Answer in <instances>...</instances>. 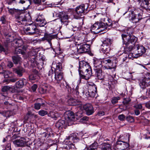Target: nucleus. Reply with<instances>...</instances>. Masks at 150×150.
Instances as JSON below:
<instances>
[{"label":"nucleus","mask_w":150,"mask_h":150,"mask_svg":"<svg viewBox=\"0 0 150 150\" xmlns=\"http://www.w3.org/2000/svg\"><path fill=\"white\" fill-rule=\"evenodd\" d=\"M79 71L80 78L78 81V83H80L81 81V78L85 79L86 77L89 78L92 75V70L89 64L85 61L79 62Z\"/></svg>","instance_id":"obj_1"},{"label":"nucleus","mask_w":150,"mask_h":150,"mask_svg":"<svg viewBox=\"0 0 150 150\" xmlns=\"http://www.w3.org/2000/svg\"><path fill=\"white\" fill-rule=\"evenodd\" d=\"M127 34H122V37L124 44L125 45V47L128 49V50H131L134 44L137 40V38L133 35H131L129 32L127 33Z\"/></svg>","instance_id":"obj_2"},{"label":"nucleus","mask_w":150,"mask_h":150,"mask_svg":"<svg viewBox=\"0 0 150 150\" xmlns=\"http://www.w3.org/2000/svg\"><path fill=\"white\" fill-rule=\"evenodd\" d=\"M15 16V24L18 25H25L30 20L31 17L28 13H25L21 11H17Z\"/></svg>","instance_id":"obj_3"},{"label":"nucleus","mask_w":150,"mask_h":150,"mask_svg":"<svg viewBox=\"0 0 150 150\" xmlns=\"http://www.w3.org/2000/svg\"><path fill=\"white\" fill-rule=\"evenodd\" d=\"M57 62H53L52 63V68H53L55 69V67H56L55 69V78L57 81L58 83L62 80L63 78V73L62 72L63 70L62 64L60 62L57 63V64H56Z\"/></svg>","instance_id":"obj_4"},{"label":"nucleus","mask_w":150,"mask_h":150,"mask_svg":"<svg viewBox=\"0 0 150 150\" xmlns=\"http://www.w3.org/2000/svg\"><path fill=\"white\" fill-rule=\"evenodd\" d=\"M83 41L80 43V45H79L77 47V52L78 53H82L87 52L89 51L90 49V45L89 44L84 43L88 42L90 40L86 39L84 40H83Z\"/></svg>","instance_id":"obj_5"},{"label":"nucleus","mask_w":150,"mask_h":150,"mask_svg":"<svg viewBox=\"0 0 150 150\" xmlns=\"http://www.w3.org/2000/svg\"><path fill=\"white\" fill-rule=\"evenodd\" d=\"M12 37L9 35L5 36V40L3 45H0V51L4 52L8 50L11 47V42L12 41Z\"/></svg>","instance_id":"obj_6"},{"label":"nucleus","mask_w":150,"mask_h":150,"mask_svg":"<svg viewBox=\"0 0 150 150\" xmlns=\"http://www.w3.org/2000/svg\"><path fill=\"white\" fill-rule=\"evenodd\" d=\"M113 41L110 38H106L103 42V44L101 45L103 47L102 50L103 52L106 54H107L111 50V45Z\"/></svg>","instance_id":"obj_7"},{"label":"nucleus","mask_w":150,"mask_h":150,"mask_svg":"<svg viewBox=\"0 0 150 150\" xmlns=\"http://www.w3.org/2000/svg\"><path fill=\"white\" fill-rule=\"evenodd\" d=\"M129 20L133 23H136L142 18V13H137L136 11H129Z\"/></svg>","instance_id":"obj_8"},{"label":"nucleus","mask_w":150,"mask_h":150,"mask_svg":"<svg viewBox=\"0 0 150 150\" xmlns=\"http://www.w3.org/2000/svg\"><path fill=\"white\" fill-rule=\"evenodd\" d=\"M26 25L27 27L25 28V31L28 32V33L29 35H33L34 34H36L38 32V30L36 26L33 23L32 24H26Z\"/></svg>","instance_id":"obj_9"},{"label":"nucleus","mask_w":150,"mask_h":150,"mask_svg":"<svg viewBox=\"0 0 150 150\" xmlns=\"http://www.w3.org/2000/svg\"><path fill=\"white\" fill-rule=\"evenodd\" d=\"M139 85L141 88L145 89L146 87L150 85V76L146 75V76L140 79L139 82Z\"/></svg>","instance_id":"obj_10"},{"label":"nucleus","mask_w":150,"mask_h":150,"mask_svg":"<svg viewBox=\"0 0 150 150\" xmlns=\"http://www.w3.org/2000/svg\"><path fill=\"white\" fill-rule=\"evenodd\" d=\"M35 24L40 27L44 26L46 23L45 19L42 14H38L35 18Z\"/></svg>","instance_id":"obj_11"},{"label":"nucleus","mask_w":150,"mask_h":150,"mask_svg":"<svg viewBox=\"0 0 150 150\" xmlns=\"http://www.w3.org/2000/svg\"><path fill=\"white\" fill-rule=\"evenodd\" d=\"M129 144L125 142L120 141L116 142L114 146L115 150H126Z\"/></svg>","instance_id":"obj_12"},{"label":"nucleus","mask_w":150,"mask_h":150,"mask_svg":"<svg viewBox=\"0 0 150 150\" xmlns=\"http://www.w3.org/2000/svg\"><path fill=\"white\" fill-rule=\"evenodd\" d=\"M134 48L135 50L134 54L136 57L142 56L146 52L145 48L142 45H137L134 46Z\"/></svg>","instance_id":"obj_13"},{"label":"nucleus","mask_w":150,"mask_h":150,"mask_svg":"<svg viewBox=\"0 0 150 150\" xmlns=\"http://www.w3.org/2000/svg\"><path fill=\"white\" fill-rule=\"evenodd\" d=\"M85 9L84 5L77 6L74 12V17L76 19L79 18L81 16L82 14L84 13Z\"/></svg>","instance_id":"obj_14"},{"label":"nucleus","mask_w":150,"mask_h":150,"mask_svg":"<svg viewBox=\"0 0 150 150\" xmlns=\"http://www.w3.org/2000/svg\"><path fill=\"white\" fill-rule=\"evenodd\" d=\"M59 16L62 23L65 25H68L69 22V16L67 13L64 12H60L59 14Z\"/></svg>","instance_id":"obj_15"},{"label":"nucleus","mask_w":150,"mask_h":150,"mask_svg":"<svg viewBox=\"0 0 150 150\" xmlns=\"http://www.w3.org/2000/svg\"><path fill=\"white\" fill-rule=\"evenodd\" d=\"M64 116L65 119L68 123V125H70L69 122L73 121L74 118V113L70 111H67L65 113Z\"/></svg>","instance_id":"obj_16"},{"label":"nucleus","mask_w":150,"mask_h":150,"mask_svg":"<svg viewBox=\"0 0 150 150\" xmlns=\"http://www.w3.org/2000/svg\"><path fill=\"white\" fill-rule=\"evenodd\" d=\"M12 37V41L11 42V47L12 46L14 47H19L23 45V42L21 39H15L13 40Z\"/></svg>","instance_id":"obj_17"},{"label":"nucleus","mask_w":150,"mask_h":150,"mask_svg":"<svg viewBox=\"0 0 150 150\" xmlns=\"http://www.w3.org/2000/svg\"><path fill=\"white\" fill-rule=\"evenodd\" d=\"M57 35H53L52 34L45 33L43 38L44 40H46L50 44V46L51 47L52 43L51 41L52 39L56 38Z\"/></svg>","instance_id":"obj_18"},{"label":"nucleus","mask_w":150,"mask_h":150,"mask_svg":"<svg viewBox=\"0 0 150 150\" xmlns=\"http://www.w3.org/2000/svg\"><path fill=\"white\" fill-rule=\"evenodd\" d=\"M83 108L86 111V114L88 115H92L94 112L93 107L90 104H86L84 105Z\"/></svg>","instance_id":"obj_19"},{"label":"nucleus","mask_w":150,"mask_h":150,"mask_svg":"<svg viewBox=\"0 0 150 150\" xmlns=\"http://www.w3.org/2000/svg\"><path fill=\"white\" fill-rule=\"evenodd\" d=\"M13 142L15 146L18 147L23 146L26 144L24 139L23 138L13 140Z\"/></svg>","instance_id":"obj_20"},{"label":"nucleus","mask_w":150,"mask_h":150,"mask_svg":"<svg viewBox=\"0 0 150 150\" xmlns=\"http://www.w3.org/2000/svg\"><path fill=\"white\" fill-rule=\"evenodd\" d=\"M94 69H100L102 67V61L97 59H95L93 62Z\"/></svg>","instance_id":"obj_21"},{"label":"nucleus","mask_w":150,"mask_h":150,"mask_svg":"<svg viewBox=\"0 0 150 150\" xmlns=\"http://www.w3.org/2000/svg\"><path fill=\"white\" fill-rule=\"evenodd\" d=\"M18 3H21L23 4V10H26L28 9L30 4V1L28 0H17Z\"/></svg>","instance_id":"obj_22"},{"label":"nucleus","mask_w":150,"mask_h":150,"mask_svg":"<svg viewBox=\"0 0 150 150\" xmlns=\"http://www.w3.org/2000/svg\"><path fill=\"white\" fill-rule=\"evenodd\" d=\"M98 24L99 27V30L100 29H103V30L104 29H107V28L108 29H109L110 28H108L112 25V23L109 21L106 23V25L104 23L102 22L98 23Z\"/></svg>","instance_id":"obj_23"},{"label":"nucleus","mask_w":150,"mask_h":150,"mask_svg":"<svg viewBox=\"0 0 150 150\" xmlns=\"http://www.w3.org/2000/svg\"><path fill=\"white\" fill-rule=\"evenodd\" d=\"M64 120H59L55 124L56 127L60 129L62 128H66L67 126Z\"/></svg>","instance_id":"obj_24"},{"label":"nucleus","mask_w":150,"mask_h":150,"mask_svg":"<svg viewBox=\"0 0 150 150\" xmlns=\"http://www.w3.org/2000/svg\"><path fill=\"white\" fill-rule=\"evenodd\" d=\"M13 71L16 73L18 76L21 77L23 76V73L25 72V70L23 68L20 67L13 69Z\"/></svg>","instance_id":"obj_25"},{"label":"nucleus","mask_w":150,"mask_h":150,"mask_svg":"<svg viewBox=\"0 0 150 150\" xmlns=\"http://www.w3.org/2000/svg\"><path fill=\"white\" fill-rule=\"evenodd\" d=\"M96 72V77L99 79L103 80L104 78V73L102 72V69H96L94 70Z\"/></svg>","instance_id":"obj_26"},{"label":"nucleus","mask_w":150,"mask_h":150,"mask_svg":"<svg viewBox=\"0 0 150 150\" xmlns=\"http://www.w3.org/2000/svg\"><path fill=\"white\" fill-rule=\"evenodd\" d=\"M48 116L54 120H56L58 117L60 116V115L57 112L51 111L48 114Z\"/></svg>","instance_id":"obj_27"},{"label":"nucleus","mask_w":150,"mask_h":150,"mask_svg":"<svg viewBox=\"0 0 150 150\" xmlns=\"http://www.w3.org/2000/svg\"><path fill=\"white\" fill-rule=\"evenodd\" d=\"M51 87L49 85L45 86L44 88H40L39 89V92L41 94H45L48 92L51 89Z\"/></svg>","instance_id":"obj_28"},{"label":"nucleus","mask_w":150,"mask_h":150,"mask_svg":"<svg viewBox=\"0 0 150 150\" xmlns=\"http://www.w3.org/2000/svg\"><path fill=\"white\" fill-rule=\"evenodd\" d=\"M12 60L15 64H18L21 62V58L18 55H16L12 56Z\"/></svg>","instance_id":"obj_29"},{"label":"nucleus","mask_w":150,"mask_h":150,"mask_svg":"<svg viewBox=\"0 0 150 150\" xmlns=\"http://www.w3.org/2000/svg\"><path fill=\"white\" fill-rule=\"evenodd\" d=\"M98 146V143L95 142L87 147L85 150H97Z\"/></svg>","instance_id":"obj_30"},{"label":"nucleus","mask_w":150,"mask_h":150,"mask_svg":"<svg viewBox=\"0 0 150 150\" xmlns=\"http://www.w3.org/2000/svg\"><path fill=\"white\" fill-rule=\"evenodd\" d=\"M91 30H95V31H93L95 33H98L100 31L103 30V29H100L99 30V27L98 23H96L93 25L91 26Z\"/></svg>","instance_id":"obj_31"},{"label":"nucleus","mask_w":150,"mask_h":150,"mask_svg":"<svg viewBox=\"0 0 150 150\" xmlns=\"http://www.w3.org/2000/svg\"><path fill=\"white\" fill-rule=\"evenodd\" d=\"M24 79H22L20 80L15 83V86L17 88H21L24 86Z\"/></svg>","instance_id":"obj_32"},{"label":"nucleus","mask_w":150,"mask_h":150,"mask_svg":"<svg viewBox=\"0 0 150 150\" xmlns=\"http://www.w3.org/2000/svg\"><path fill=\"white\" fill-rule=\"evenodd\" d=\"M40 100L39 102H42V103H35L34 104V108L35 109L39 110L40 109L41 106H44L45 105V103L42 102V100L41 99H39Z\"/></svg>","instance_id":"obj_33"},{"label":"nucleus","mask_w":150,"mask_h":150,"mask_svg":"<svg viewBox=\"0 0 150 150\" xmlns=\"http://www.w3.org/2000/svg\"><path fill=\"white\" fill-rule=\"evenodd\" d=\"M101 147V150H111V147L110 144L103 143Z\"/></svg>","instance_id":"obj_34"},{"label":"nucleus","mask_w":150,"mask_h":150,"mask_svg":"<svg viewBox=\"0 0 150 150\" xmlns=\"http://www.w3.org/2000/svg\"><path fill=\"white\" fill-rule=\"evenodd\" d=\"M68 139L70 140H73L74 142H76L79 140V139L77 137L75 134H72L68 137Z\"/></svg>","instance_id":"obj_35"},{"label":"nucleus","mask_w":150,"mask_h":150,"mask_svg":"<svg viewBox=\"0 0 150 150\" xmlns=\"http://www.w3.org/2000/svg\"><path fill=\"white\" fill-rule=\"evenodd\" d=\"M17 47H16L15 49V50L14 52V53L15 54H21L22 55H24L25 54V52L22 50V49L19 48Z\"/></svg>","instance_id":"obj_36"},{"label":"nucleus","mask_w":150,"mask_h":150,"mask_svg":"<svg viewBox=\"0 0 150 150\" xmlns=\"http://www.w3.org/2000/svg\"><path fill=\"white\" fill-rule=\"evenodd\" d=\"M89 90H91L94 91H97V87L96 86L94 83H92L91 84L89 85Z\"/></svg>","instance_id":"obj_37"},{"label":"nucleus","mask_w":150,"mask_h":150,"mask_svg":"<svg viewBox=\"0 0 150 150\" xmlns=\"http://www.w3.org/2000/svg\"><path fill=\"white\" fill-rule=\"evenodd\" d=\"M65 149L63 150H76L74 146L73 145H67L64 147Z\"/></svg>","instance_id":"obj_38"},{"label":"nucleus","mask_w":150,"mask_h":150,"mask_svg":"<svg viewBox=\"0 0 150 150\" xmlns=\"http://www.w3.org/2000/svg\"><path fill=\"white\" fill-rule=\"evenodd\" d=\"M58 59H60V62H59V60H57L56 64H57V63H59V62H60L61 64L62 63H63L64 62V56L62 54H59L58 55Z\"/></svg>","instance_id":"obj_39"},{"label":"nucleus","mask_w":150,"mask_h":150,"mask_svg":"<svg viewBox=\"0 0 150 150\" xmlns=\"http://www.w3.org/2000/svg\"><path fill=\"white\" fill-rule=\"evenodd\" d=\"M1 74H4V76L5 78H8L9 76V72L8 71L4 70L3 69H2Z\"/></svg>","instance_id":"obj_40"},{"label":"nucleus","mask_w":150,"mask_h":150,"mask_svg":"<svg viewBox=\"0 0 150 150\" xmlns=\"http://www.w3.org/2000/svg\"><path fill=\"white\" fill-rule=\"evenodd\" d=\"M7 18L6 16L4 15L1 17L0 21L2 23L4 24H6L7 23Z\"/></svg>","instance_id":"obj_41"},{"label":"nucleus","mask_w":150,"mask_h":150,"mask_svg":"<svg viewBox=\"0 0 150 150\" xmlns=\"http://www.w3.org/2000/svg\"><path fill=\"white\" fill-rule=\"evenodd\" d=\"M97 91H93L88 90V94L89 96L91 97H93L95 96L97 93Z\"/></svg>","instance_id":"obj_42"},{"label":"nucleus","mask_w":150,"mask_h":150,"mask_svg":"<svg viewBox=\"0 0 150 150\" xmlns=\"http://www.w3.org/2000/svg\"><path fill=\"white\" fill-rule=\"evenodd\" d=\"M38 113L39 115L42 116H43L47 114L48 115V114L47 111L44 110H41L39 111Z\"/></svg>","instance_id":"obj_43"},{"label":"nucleus","mask_w":150,"mask_h":150,"mask_svg":"<svg viewBox=\"0 0 150 150\" xmlns=\"http://www.w3.org/2000/svg\"><path fill=\"white\" fill-rule=\"evenodd\" d=\"M149 1L150 0H142V4L145 9L147 7L148 4L149 3Z\"/></svg>","instance_id":"obj_44"},{"label":"nucleus","mask_w":150,"mask_h":150,"mask_svg":"<svg viewBox=\"0 0 150 150\" xmlns=\"http://www.w3.org/2000/svg\"><path fill=\"white\" fill-rule=\"evenodd\" d=\"M37 75L35 74H32L29 76V80L32 81L35 80L36 78Z\"/></svg>","instance_id":"obj_45"},{"label":"nucleus","mask_w":150,"mask_h":150,"mask_svg":"<svg viewBox=\"0 0 150 150\" xmlns=\"http://www.w3.org/2000/svg\"><path fill=\"white\" fill-rule=\"evenodd\" d=\"M126 119L128 121L130 122H133L134 120V118L133 117L130 116L127 117Z\"/></svg>","instance_id":"obj_46"},{"label":"nucleus","mask_w":150,"mask_h":150,"mask_svg":"<svg viewBox=\"0 0 150 150\" xmlns=\"http://www.w3.org/2000/svg\"><path fill=\"white\" fill-rule=\"evenodd\" d=\"M120 99V98L119 97H117L112 98V104H114L118 102V100Z\"/></svg>","instance_id":"obj_47"},{"label":"nucleus","mask_w":150,"mask_h":150,"mask_svg":"<svg viewBox=\"0 0 150 150\" xmlns=\"http://www.w3.org/2000/svg\"><path fill=\"white\" fill-rule=\"evenodd\" d=\"M103 65L106 64H108L110 63L111 62V60L110 59H103L102 61Z\"/></svg>","instance_id":"obj_48"},{"label":"nucleus","mask_w":150,"mask_h":150,"mask_svg":"<svg viewBox=\"0 0 150 150\" xmlns=\"http://www.w3.org/2000/svg\"><path fill=\"white\" fill-rule=\"evenodd\" d=\"M9 86H4L2 88V91L3 92H6L9 91Z\"/></svg>","instance_id":"obj_49"},{"label":"nucleus","mask_w":150,"mask_h":150,"mask_svg":"<svg viewBox=\"0 0 150 150\" xmlns=\"http://www.w3.org/2000/svg\"><path fill=\"white\" fill-rule=\"evenodd\" d=\"M134 107L137 109H141L142 108L141 104H136L134 105Z\"/></svg>","instance_id":"obj_50"},{"label":"nucleus","mask_w":150,"mask_h":150,"mask_svg":"<svg viewBox=\"0 0 150 150\" xmlns=\"http://www.w3.org/2000/svg\"><path fill=\"white\" fill-rule=\"evenodd\" d=\"M125 116L123 114H121L119 115L118 116V119L121 121H123L125 120Z\"/></svg>","instance_id":"obj_51"},{"label":"nucleus","mask_w":150,"mask_h":150,"mask_svg":"<svg viewBox=\"0 0 150 150\" xmlns=\"http://www.w3.org/2000/svg\"><path fill=\"white\" fill-rule=\"evenodd\" d=\"M13 63L11 61H8L7 62V66L9 68H11L13 66Z\"/></svg>","instance_id":"obj_52"},{"label":"nucleus","mask_w":150,"mask_h":150,"mask_svg":"<svg viewBox=\"0 0 150 150\" xmlns=\"http://www.w3.org/2000/svg\"><path fill=\"white\" fill-rule=\"evenodd\" d=\"M131 101L130 98H127L125 99L123 103L125 104H128Z\"/></svg>","instance_id":"obj_53"},{"label":"nucleus","mask_w":150,"mask_h":150,"mask_svg":"<svg viewBox=\"0 0 150 150\" xmlns=\"http://www.w3.org/2000/svg\"><path fill=\"white\" fill-rule=\"evenodd\" d=\"M38 87V86L36 84H33L31 87V89L33 91H35Z\"/></svg>","instance_id":"obj_54"},{"label":"nucleus","mask_w":150,"mask_h":150,"mask_svg":"<svg viewBox=\"0 0 150 150\" xmlns=\"http://www.w3.org/2000/svg\"><path fill=\"white\" fill-rule=\"evenodd\" d=\"M37 54V52L34 50H32L30 52V54L35 56Z\"/></svg>","instance_id":"obj_55"},{"label":"nucleus","mask_w":150,"mask_h":150,"mask_svg":"<svg viewBox=\"0 0 150 150\" xmlns=\"http://www.w3.org/2000/svg\"><path fill=\"white\" fill-rule=\"evenodd\" d=\"M9 91L12 93H14L15 92V90L14 89V86H9Z\"/></svg>","instance_id":"obj_56"},{"label":"nucleus","mask_w":150,"mask_h":150,"mask_svg":"<svg viewBox=\"0 0 150 150\" xmlns=\"http://www.w3.org/2000/svg\"><path fill=\"white\" fill-rule=\"evenodd\" d=\"M5 150H11V145L8 144L6 147Z\"/></svg>","instance_id":"obj_57"},{"label":"nucleus","mask_w":150,"mask_h":150,"mask_svg":"<svg viewBox=\"0 0 150 150\" xmlns=\"http://www.w3.org/2000/svg\"><path fill=\"white\" fill-rule=\"evenodd\" d=\"M35 4H40L41 3V0H33Z\"/></svg>","instance_id":"obj_58"},{"label":"nucleus","mask_w":150,"mask_h":150,"mask_svg":"<svg viewBox=\"0 0 150 150\" xmlns=\"http://www.w3.org/2000/svg\"><path fill=\"white\" fill-rule=\"evenodd\" d=\"M134 113L136 115H138L140 114V112L139 110L137 109H136L134 110Z\"/></svg>","instance_id":"obj_59"},{"label":"nucleus","mask_w":150,"mask_h":150,"mask_svg":"<svg viewBox=\"0 0 150 150\" xmlns=\"http://www.w3.org/2000/svg\"><path fill=\"white\" fill-rule=\"evenodd\" d=\"M16 11V10L14 9L11 8L9 10V11L11 14L13 13L14 12Z\"/></svg>","instance_id":"obj_60"},{"label":"nucleus","mask_w":150,"mask_h":150,"mask_svg":"<svg viewBox=\"0 0 150 150\" xmlns=\"http://www.w3.org/2000/svg\"><path fill=\"white\" fill-rule=\"evenodd\" d=\"M145 105L146 107L149 109H150V101L146 103Z\"/></svg>","instance_id":"obj_61"},{"label":"nucleus","mask_w":150,"mask_h":150,"mask_svg":"<svg viewBox=\"0 0 150 150\" xmlns=\"http://www.w3.org/2000/svg\"><path fill=\"white\" fill-rule=\"evenodd\" d=\"M74 100L70 99L68 100V102L70 103L71 102V105H74V104L73 103V102H74Z\"/></svg>","instance_id":"obj_62"},{"label":"nucleus","mask_w":150,"mask_h":150,"mask_svg":"<svg viewBox=\"0 0 150 150\" xmlns=\"http://www.w3.org/2000/svg\"><path fill=\"white\" fill-rule=\"evenodd\" d=\"M10 81L12 82H14L17 80L16 78H13L10 79Z\"/></svg>","instance_id":"obj_63"},{"label":"nucleus","mask_w":150,"mask_h":150,"mask_svg":"<svg viewBox=\"0 0 150 150\" xmlns=\"http://www.w3.org/2000/svg\"><path fill=\"white\" fill-rule=\"evenodd\" d=\"M146 93L147 94H148L149 96H150V88L147 90Z\"/></svg>","instance_id":"obj_64"}]
</instances>
